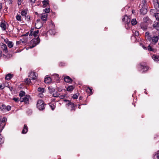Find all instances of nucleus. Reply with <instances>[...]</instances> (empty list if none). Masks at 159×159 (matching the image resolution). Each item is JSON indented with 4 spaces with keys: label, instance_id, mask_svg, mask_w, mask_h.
Instances as JSON below:
<instances>
[{
    "label": "nucleus",
    "instance_id": "obj_1",
    "mask_svg": "<svg viewBox=\"0 0 159 159\" xmlns=\"http://www.w3.org/2000/svg\"><path fill=\"white\" fill-rule=\"evenodd\" d=\"M40 42V40L39 37L37 38H34L30 42V48H32L39 44Z\"/></svg>",
    "mask_w": 159,
    "mask_h": 159
},
{
    "label": "nucleus",
    "instance_id": "obj_2",
    "mask_svg": "<svg viewBox=\"0 0 159 159\" xmlns=\"http://www.w3.org/2000/svg\"><path fill=\"white\" fill-rule=\"evenodd\" d=\"M37 107L39 110H43L44 108V102L42 100H39L37 104Z\"/></svg>",
    "mask_w": 159,
    "mask_h": 159
},
{
    "label": "nucleus",
    "instance_id": "obj_3",
    "mask_svg": "<svg viewBox=\"0 0 159 159\" xmlns=\"http://www.w3.org/2000/svg\"><path fill=\"white\" fill-rule=\"evenodd\" d=\"M154 5L156 11L159 12V3L158 0H154Z\"/></svg>",
    "mask_w": 159,
    "mask_h": 159
},
{
    "label": "nucleus",
    "instance_id": "obj_4",
    "mask_svg": "<svg viewBox=\"0 0 159 159\" xmlns=\"http://www.w3.org/2000/svg\"><path fill=\"white\" fill-rule=\"evenodd\" d=\"M123 21H124L125 24H128L130 21V18L127 16H125L122 19Z\"/></svg>",
    "mask_w": 159,
    "mask_h": 159
},
{
    "label": "nucleus",
    "instance_id": "obj_5",
    "mask_svg": "<svg viewBox=\"0 0 159 159\" xmlns=\"http://www.w3.org/2000/svg\"><path fill=\"white\" fill-rule=\"evenodd\" d=\"M29 77L32 80H36L37 78V75H36V73L34 72H31L30 73V75H29Z\"/></svg>",
    "mask_w": 159,
    "mask_h": 159
},
{
    "label": "nucleus",
    "instance_id": "obj_6",
    "mask_svg": "<svg viewBox=\"0 0 159 159\" xmlns=\"http://www.w3.org/2000/svg\"><path fill=\"white\" fill-rule=\"evenodd\" d=\"M30 98V96L29 95H26L25 97L23 98V100L21 101V102H24L25 103H28Z\"/></svg>",
    "mask_w": 159,
    "mask_h": 159
},
{
    "label": "nucleus",
    "instance_id": "obj_7",
    "mask_svg": "<svg viewBox=\"0 0 159 159\" xmlns=\"http://www.w3.org/2000/svg\"><path fill=\"white\" fill-rule=\"evenodd\" d=\"M152 43H156L159 40V36H153L151 39Z\"/></svg>",
    "mask_w": 159,
    "mask_h": 159
},
{
    "label": "nucleus",
    "instance_id": "obj_8",
    "mask_svg": "<svg viewBox=\"0 0 159 159\" xmlns=\"http://www.w3.org/2000/svg\"><path fill=\"white\" fill-rule=\"evenodd\" d=\"M152 26L157 30L159 31V21H154L153 24Z\"/></svg>",
    "mask_w": 159,
    "mask_h": 159
},
{
    "label": "nucleus",
    "instance_id": "obj_9",
    "mask_svg": "<svg viewBox=\"0 0 159 159\" xmlns=\"http://www.w3.org/2000/svg\"><path fill=\"white\" fill-rule=\"evenodd\" d=\"M42 23L38 20H37L35 24V27L37 29H39L42 26Z\"/></svg>",
    "mask_w": 159,
    "mask_h": 159
},
{
    "label": "nucleus",
    "instance_id": "obj_10",
    "mask_svg": "<svg viewBox=\"0 0 159 159\" xmlns=\"http://www.w3.org/2000/svg\"><path fill=\"white\" fill-rule=\"evenodd\" d=\"M1 48L4 52L5 53H7L8 50H7V47L6 44H2L1 46Z\"/></svg>",
    "mask_w": 159,
    "mask_h": 159
},
{
    "label": "nucleus",
    "instance_id": "obj_11",
    "mask_svg": "<svg viewBox=\"0 0 159 159\" xmlns=\"http://www.w3.org/2000/svg\"><path fill=\"white\" fill-rule=\"evenodd\" d=\"M28 128L27 125H24V128L22 131V133L23 134H26L28 131Z\"/></svg>",
    "mask_w": 159,
    "mask_h": 159
},
{
    "label": "nucleus",
    "instance_id": "obj_12",
    "mask_svg": "<svg viewBox=\"0 0 159 159\" xmlns=\"http://www.w3.org/2000/svg\"><path fill=\"white\" fill-rule=\"evenodd\" d=\"M64 80L65 82L67 83L70 82L72 81V80L68 76H67L64 78Z\"/></svg>",
    "mask_w": 159,
    "mask_h": 159
},
{
    "label": "nucleus",
    "instance_id": "obj_13",
    "mask_svg": "<svg viewBox=\"0 0 159 159\" xmlns=\"http://www.w3.org/2000/svg\"><path fill=\"white\" fill-rule=\"evenodd\" d=\"M140 13L143 14H145L147 12V10L146 8L144 7H142L140 10Z\"/></svg>",
    "mask_w": 159,
    "mask_h": 159
},
{
    "label": "nucleus",
    "instance_id": "obj_14",
    "mask_svg": "<svg viewBox=\"0 0 159 159\" xmlns=\"http://www.w3.org/2000/svg\"><path fill=\"white\" fill-rule=\"evenodd\" d=\"M68 106L69 107V108L71 107V111L74 110L75 105L74 103L71 102H69L68 104Z\"/></svg>",
    "mask_w": 159,
    "mask_h": 159
},
{
    "label": "nucleus",
    "instance_id": "obj_15",
    "mask_svg": "<svg viewBox=\"0 0 159 159\" xmlns=\"http://www.w3.org/2000/svg\"><path fill=\"white\" fill-rule=\"evenodd\" d=\"M139 67L141 69H143V71H147L148 69V67L146 66L143 65L141 64L139 66Z\"/></svg>",
    "mask_w": 159,
    "mask_h": 159
},
{
    "label": "nucleus",
    "instance_id": "obj_16",
    "mask_svg": "<svg viewBox=\"0 0 159 159\" xmlns=\"http://www.w3.org/2000/svg\"><path fill=\"white\" fill-rule=\"evenodd\" d=\"M52 79L49 77H47L45 79L44 81L46 83L48 84L51 82Z\"/></svg>",
    "mask_w": 159,
    "mask_h": 159
},
{
    "label": "nucleus",
    "instance_id": "obj_17",
    "mask_svg": "<svg viewBox=\"0 0 159 159\" xmlns=\"http://www.w3.org/2000/svg\"><path fill=\"white\" fill-rule=\"evenodd\" d=\"M48 15L47 14H44L42 15L41 16V19L43 21H46L47 20Z\"/></svg>",
    "mask_w": 159,
    "mask_h": 159
},
{
    "label": "nucleus",
    "instance_id": "obj_18",
    "mask_svg": "<svg viewBox=\"0 0 159 159\" xmlns=\"http://www.w3.org/2000/svg\"><path fill=\"white\" fill-rule=\"evenodd\" d=\"M42 3L43 4V6L44 7H45L48 6L49 4L48 0H44L43 1Z\"/></svg>",
    "mask_w": 159,
    "mask_h": 159
},
{
    "label": "nucleus",
    "instance_id": "obj_19",
    "mask_svg": "<svg viewBox=\"0 0 159 159\" xmlns=\"http://www.w3.org/2000/svg\"><path fill=\"white\" fill-rule=\"evenodd\" d=\"M52 79L53 78L55 80H57L60 79V78L59 76V75L57 74H55L53 75L52 76Z\"/></svg>",
    "mask_w": 159,
    "mask_h": 159
},
{
    "label": "nucleus",
    "instance_id": "obj_20",
    "mask_svg": "<svg viewBox=\"0 0 159 159\" xmlns=\"http://www.w3.org/2000/svg\"><path fill=\"white\" fill-rule=\"evenodd\" d=\"M49 92L51 93H52L55 90V89L52 86H50L48 87Z\"/></svg>",
    "mask_w": 159,
    "mask_h": 159
},
{
    "label": "nucleus",
    "instance_id": "obj_21",
    "mask_svg": "<svg viewBox=\"0 0 159 159\" xmlns=\"http://www.w3.org/2000/svg\"><path fill=\"white\" fill-rule=\"evenodd\" d=\"M27 10H22L21 12V14L23 16H25L27 14Z\"/></svg>",
    "mask_w": 159,
    "mask_h": 159
},
{
    "label": "nucleus",
    "instance_id": "obj_22",
    "mask_svg": "<svg viewBox=\"0 0 159 159\" xmlns=\"http://www.w3.org/2000/svg\"><path fill=\"white\" fill-rule=\"evenodd\" d=\"M0 26L3 30H5L6 29V26L5 23H1L0 24Z\"/></svg>",
    "mask_w": 159,
    "mask_h": 159
},
{
    "label": "nucleus",
    "instance_id": "obj_23",
    "mask_svg": "<svg viewBox=\"0 0 159 159\" xmlns=\"http://www.w3.org/2000/svg\"><path fill=\"white\" fill-rule=\"evenodd\" d=\"M74 88L73 86H69L66 88V90L68 91H72L74 89Z\"/></svg>",
    "mask_w": 159,
    "mask_h": 159
},
{
    "label": "nucleus",
    "instance_id": "obj_24",
    "mask_svg": "<svg viewBox=\"0 0 159 159\" xmlns=\"http://www.w3.org/2000/svg\"><path fill=\"white\" fill-rule=\"evenodd\" d=\"M7 46L9 48H11L13 46V43L11 41L7 42Z\"/></svg>",
    "mask_w": 159,
    "mask_h": 159
},
{
    "label": "nucleus",
    "instance_id": "obj_25",
    "mask_svg": "<svg viewBox=\"0 0 159 159\" xmlns=\"http://www.w3.org/2000/svg\"><path fill=\"white\" fill-rule=\"evenodd\" d=\"M6 106L5 105H2L0 107V109H1V111H3L4 112H6Z\"/></svg>",
    "mask_w": 159,
    "mask_h": 159
},
{
    "label": "nucleus",
    "instance_id": "obj_26",
    "mask_svg": "<svg viewBox=\"0 0 159 159\" xmlns=\"http://www.w3.org/2000/svg\"><path fill=\"white\" fill-rule=\"evenodd\" d=\"M52 96L54 97H57L59 96V94L57 92L55 91V90L52 93Z\"/></svg>",
    "mask_w": 159,
    "mask_h": 159
},
{
    "label": "nucleus",
    "instance_id": "obj_27",
    "mask_svg": "<svg viewBox=\"0 0 159 159\" xmlns=\"http://www.w3.org/2000/svg\"><path fill=\"white\" fill-rule=\"evenodd\" d=\"M145 36L149 40H150L151 39V37L148 32H146Z\"/></svg>",
    "mask_w": 159,
    "mask_h": 159
},
{
    "label": "nucleus",
    "instance_id": "obj_28",
    "mask_svg": "<svg viewBox=\"0 0 159 159\" xmlns=\"http://www.w3.org/2000/svg\"><path fill=\"white\" fill-rule=\"evenodd\" d=\"M12 77V75L11 74H7L6 76L5 79L7 80H9Z\"/></svg>",
    "mask_w": 159,
    "mask_h": 159
},
{
    "label": "nucleus",
    "instance_id": "obj_29",
    "mask_svg": "<svg viewBox=\"0 0 159 159\" xmlns=\"http://www.w3.org/2000/svg\"><path fill=\"white\" fill-rule=\"evenodd\" d=\"M38 90L40 93H43L45 92V90L43 88H38Z\"/></svg>",
    "mask_w": 159,
    "mask_h": 159
},
{
    "label": "nucleus",
    "instance_id": "obj_30",
    "mask_svg": "<svg viewBox=\"0 0 159 159\" xmlns=\"http://www.w3.org/2000/svg\"><path fill=\"white\" fill-rule=\"evenodd\" d=\"M137 23V21L135 19H132L131 21V24L132 25H136Z\"/></svg>",
    "mask_w": 159,
    "mask_h": 159
},
{
    "label": "nucleus",
    "instance_id": "obj_31",
    "mask_svg": "<svg viewBox=\"0 0 159 159\" xmlns=\"http://www.w3.org/2000/svg\"><path fill=\"white\" fill-rule=\"evenodd\" d=\"M141 27L143 30H146L147 29V26L143 24H141Z\"/></svg>",
    "mask_w": 159,
    "mask_h": 159
},
{
    "label": "nucleus",
    "instance_id": "obj_32",
    "mask_svg": "<svg viewBox=\"0 0 159 159\" xmlns=\"http://www.w3.org/2000/svg\"><path fill=\"white\" fill-rule=\"evenodd\" d=\"M132 33L133 34V35L135 36H138L139 35V32L138 31H136L135 30H132Z\"/></svg>",
    "mask_w": 159,
    "mask_h": 159
},
{
    "label": "nucleus",
    "instance_id": "obj_33",
    "mask_svg": "<svg viewBox=\"0 0 159 159\" xmlns=\"http://www.w3.org/2000/svg\"><path fill=\"white\" fill-rule=\"evenodd\" d=\"M48 33L52 35H54L55 34V31L54 30H49Z\"/></svg>",
    "mask_w": 159,
    "mask_h": 159
},
{
    "label": "nucleus",
    "instance_id": "obj_34",
    "mask_svg": "<svg viewBox=\"0 0 159 159\" xmlns=\"http://www.w3.org/2000/svg\"><path fill=\"white\" fill-rule=\"evenodd\" d=\"M16 18L17 20L20 21H21V16L20 15H17L16 16Z\"/></svg>",
    "mask_w": 159,
    "mask_h": 159
},
{
    "label": "nucleus",
    "instance_id": "obj_35",
    "mask_svg": "<svg viewBox=\"0 0 159 159\" xmlns=\"http://www.w3.org/2000/svg\"><path fill=\"white\" fill-rule=\"evenodd\" d=\"M154 16L157 20H159V13L154 12Z\"/></svg>",
    "mask_w": 159,
    "mask_h": 159
},
{
    "label": "nucleus",
    "instance_id": "obj_36",
    "mask_svg": "<svg viewBox=\"0 0 159 159\" xmlns=\"http://www.w3.org/2000/svg\"><path fill=\"white\" fill-rule=\"evenodd\" d=\"M86 91L87 92L90 93L91 94H92L93 93L92 89L90 88H88L86 89Z\"/></svg>",
    "mask_w": 159,
    "mask_h": 159
},
{
    "label": "nucleus",
    "instance_id": "obj_37",
    "mask_svg": "<svg viewBox=\"0 0 159 159\" xmlns=\"http://www.w3.org/2000/svg\"><path fill=\"white\" fill-rule=\"evenodd\" d=\"M25 94V92L23 91H20V93H19V96L20 97H22L24 96Z\"/></svg>",
    "mask_w": 159,
    "mask_h": 159
},
{
    "label": "nucleus",
    "instance_id": "obj_38",
    "mask_svg": "<svg viewBox=\"0 0 159 159\" xmlns=\"http://www.w3.org/2000/svg\"><path fill=\"white\" fill-rule=\"evenodd\" d=\"M4 140L2 136L0 135V144L2 143H3Z\"/></svg>",
    "mask_w": 159,
    "mask_h": 159
},
{
    "label": "nucleus",
    "instance_id": "obj_39",
    "mask_svg": "<svg viewBox=\"0 0 159 159\" xmlns=\"http://www.w3.org/2000/svg\"><path fill=\"white\" fill-rule=\"evenodd\" d=\"M25 82L26 84H29L30 82V79L26 78L25 80Z\"/></svg>",
    "mask_w": 159,
    "mask_h": 159
},
{
    "label": "nucleus",
    "instance_id": "obj_40",
    "mask_svg": "<svg viewBox=\"0 0 159 159\" xmlns=\"http://www.w3.org/2000/svg\"><path fill=\"white\" fill-rule=\"evenodd\" d=\"M43 11H45L46 13H48L50 12V8H47L44 9Z\"/></svg>",
    "mask_w": 159,
    "mask_h": 159
},
{
    "label": "nucleus",
    "instance_id": "obj_41",
    "mask_svg": "<svg viewBox=\"0 0 159 159\" xmlns=\"http://www.w3.org/2000/svg\"><path fill=\"white\" fill-rule=\"evenodd\" d=\"M30 17L29 16H25V20L27 21H29L30 20Z\"/></svg>",
    "mask_w": 159,
    "mask_h": 159
},
{
    "label": "nucleus",
    "instance_id": "obj_42",
    "mask_svg": "<svg viewBox=\"0 0 159 159\" xmlns=\"http://www.w3.org/2000/svg\"><path fill=\"white\" fill-rule=\"evenodd\" d=\"M78 97V93H76L75 94H74L72 96V98L74 99H76Z\"/></svg>",
    "mask_w": 159,
    "mask_h": 159
},
{
    "label": "nucleus",
    "instance_id": "obj_43",
    "mask_svg": "<svg viewBox=\"0 0 159 159\" xmlns=\"http://www.w3.org/2000/svg\"><path fill=\"white\" fill-rule=\"evenodd\" d=\"M11 109V107L10 106H7L6 107V112L10 111Z\"/></svg>",
    "mask_w": 159,
    "mask_h": 159
},
{
    "label": "nucleus",
    "instance_id": "obj_44",
    "mask_svg": "<svg viewBox=\"0 0 159 159\" xmlns=\"http://www.w3.org/2000/svg\"><path fill=\"white\" fill-rule=\"evenodd\" d=\"M154 158L155 159H159V154H156L154 156Z\"/></svg>",
    "mask_w": 159,
    "mask_h": 159
},
{
    "label": "nucleus",
    "instance_id": "obj_45",
    "mask_svg": "<svg viewBox=\"0 0 159 159\" xmlns=\"http://www.w3.org/2000/svg\"><path fill=\"white\" fill-rule=\"evenodd\" d=\"M148 50L150 51H153V48L150 45H149L148 48Z\"/></svg>",
    "mask_w": 159,
    "mask_h": 159
},
{
    "label": "nucleus",
    "instance_id": "obj_46",
    "mask_svg": "<svg viewBox=\"0 0 159 159\" xmlns=\"http://www.w3.org/2000/svg\"><path fill=\"white\" fill-rule=\"evenodd\" d=\"M66 96V95H61L59 96V97L61 99H63L65 98V97Z\"/></svg>",
    "mask_w": 159,
    "mask_h": 159
},
{
    "label": "nucleus",
    "instance_id": "obj_47",
    "mask_svg": "<svg viewBox=\"0 0 159 159\" xmlns=\"http://www.w3.org/2000/svg\"><path fill=\"white\" fill-rule=\"evenodd\" d=\"M43 93H40L39 94L38 96V97L41 98L43 97L44 95L43 94Z\"/></svg>",
    "mask_w": 159,
    "mask_h": 159
},
{
    "label": "nucleus",
    "instance_id": "obj_48",
    "mask_svg": "<svg viewBox=\"0 0 159 159\" xmlns=\"http://www.w3.org/2000/svg\"><path fill=\"white\" fill-rule=\"evenodd\" d=\"M13 100L15 101L16 102H17L19 101V99L18 98H13Z\"/></svg>",
    "mask_w": 159,
    "mask_h": 159
},
{
    "label": "nucleus",
    "instance_id": "obj_49",
    "mask_svg": "<svg viewBox=\"0 0 159 159\" xmlns=\"http://www.w3.org/2000/svg\"><path fill=\"white\" fill-rule=\"evenodd\" d=\"M33 35L35 37H39V34H36V33H35V31H34L33 33Z\"/></svg>",
    "mask_w": 159,
    "mask_h": 159
},
{
    "label": "nucleus",
    "instance_id": "obj_50",
    "mask_svg": "<svg viewBox=\"0 0 159 159\" xmlns=\"http://www.w3.org/2000/svg\"><path fill=\"white\" fill-rule=\"evenodd\" d=\"M50 107L52 110H53L55 109V107L53 105H50Z\"/></svg>",
    "mask_w": 159,
    "mask_h": 159
},
{
    "label": "nucleus",
    "instance_id": "obj_51",
    "mask_svg": "<svg viewBox=\"0 0 159 159\" xmlns=\"http://www.w3.org/2000/svg\"><path fill=\"white\" fill-rule=\"evenodd\" d=\"M151 12H152L154 14V12H155V10L154 9H151L150 10Z\"/></svg>",
    "mask_w": 159,
    "mask_h": 159
},
{
    "label": "nucleus",
    "instance_id": "obj_52",
    "mask_svg": "<svg viewBox=\"0 0 159 159\" xmlns=\"http://www.w3.org/2000/svg\"><path fill=\"white\" fill-rule=\"evenodd\" d=\"M4 87L3 86L2 84H0V89H4Z\"/></svg>",
    "mask_w": 159,
    "mask_h": 159
},
{
    "label": "nucleus",
    "instance_id": "obj_53",
    "mask_svg": "<svg viewBox=\"0 0 159 159\" xmlns=\"http://www.w3.org/2000/svg\"><path fill=\"white\" fill-rule=\"evenodd\" d=\"M21 0H18V5H21Z\"/></svg>",
    "mask_w": 159,
    "mask_h": 159
},
{
    "label": "nucleus",
    "instance_id": "obj_54",
    "mask_svg": "<svg viewBox=\"0 0 159 159\" xmlns=\"http://www.w3.org/2000/svg\"><path fill=\"white\" fill-rule=\"evenodd\" d=\"M6 118H3L2 119V122H5L6 121Z\"/></svg>",
    "mask_w": 159,
    "mask_h": 159
},
{
    "label": "nucleus",
    "instance_id": "obj_55",
    "mask_svg": "<svg viewBox=\"0 0 159 159\" xmlns=\"http://www.w3.org/2000/svg\"><path fill=\"white\" fill-rule=\"evenodd\" d=\"M35 32V33H36V34H39V30H37L36 31H34Z\"/></svg>",
    "mask_w": 159,
    "mask_h": 159
},
{
    "label": "nucleus",
    "instance_id": "obj_56",
    "mask_svg": "<svg viewBox=\"0 0 159 159\" xmlns=\"http://www.w3.org/2000/svg\"><path fill=\"white\" fill-rule=\"evenodd\" d=\"M4 41H5V42H6V43L7 44V42H10V41H8L7 39H5Z\"/></svg>",
    "mask_w": 159,
    "mask_h": 159
},
{
    "label": "nucleus",
    "instance_id": "obj_57",
    "mask_svg": "<svg viewBox=\"0 0 159 159\" xmlns=\"http://www.w3.org/2000/svg\"><path fill=\"white\" fill-rule=\"evenodd\" d=\"M34 29H31L30 30V32H32V33H34Z\"/></svg>",
    "mask_w": 159,
    "mask_h": 159
},
{
    "label": "nucleus",
    "instance_id": "obj_58",
    "mask_svg": "<svg viewBox=\"0 0 159 159\" xmlns=\"http://www.w3.org/2000/svg\"><path fill=\"white\" fill-rule=\"evenodd\" d=\"M33 35V33L32 32H30V33L29 34V36H32Z\"/></svg>",
    "mask_w": 159,
    "mask_h": 159
},
{
    "label": "nucleus",
    "instance_id": "obj_59",
    "mask_svg": "<svg viewBox=\"0 0 159 159\" xmlns=\"http://www.w3.org/2000/svg\"><path fill=\"white\" fill-rule=\"evenodd\" d=\"M2 8V5L1 3H0V10Z\"/></svg>",
    "mask_w": 159,
    "mask_h": 159
},
{
    "label": "nucleus",
    "instance_id": "obj_60",
    "mask_svg": "<svg viewBox=\"0 0 159 159\" xmlns=\"http://www.w3.org/2000/svg\"><path fill=\"white\" fill-rule=\"evenodd\" d=\"M7 56L5 55H4L3 54V57L4 58H5Z\"/></svg>",
    "mask_w": 159,
    "mask_h": 159
},
{
    "label": "nucleus",
    "instance_id": "obj_61",
    "mask_svg": "<svg viewBox=\"0 0 159 159\" xmlns=\"http://www.w3.org/2000/svg\"><path fill=\"white\" fill-rule=\"evenodd\" d=\"M2 52L0 51V57L2 56Z\"/></svg>",
    "mask_w": 159,
    "mask_h": 159
},
{
    "label": "nucleus",
    "instance_id": "obj_62",
    "mask_svg": "<svg viewBox=\"0 0 159 159\" xmlns=\"http://www.w3.org/2000/svg\"><path fill=\"white\" fill-rule=\"evenodd\" d=\"M19 43H20V42H19V41H17V42H16V44H19Z\"/></svg>",
    "mask_w": 159,
    "mask_h": 159
},
{
    "label": "nucleus",
    "instance_id": "obj_63",
    "mask_svg": "<svg viewBox=\"0 0 159 159\" xmlns=\"http://www.w3.org/2000/svg\"><path fill=\"white\" fill-rule=\"evenodd\" d=\"M2 124V120H0V126H1Z\"/></svg>",
    "mask_w": 159,
    "mask_h": 159
},
{
    "label": "nucleus",
    "instance_id": "obj_64",
    "mask_svg": "<svg viewBox=\"0 0 159 159\" xmlns=\"http://www.w3.org/2000/svg\"><path fill=\"white\" fill-rule=\"evenodd\" d=\"M82 99V98L81 97H80V98H79L80 100H81Z\"/></svg>",
    "mask_w": 159,
    "mask_h": 159
}]
</instances>
